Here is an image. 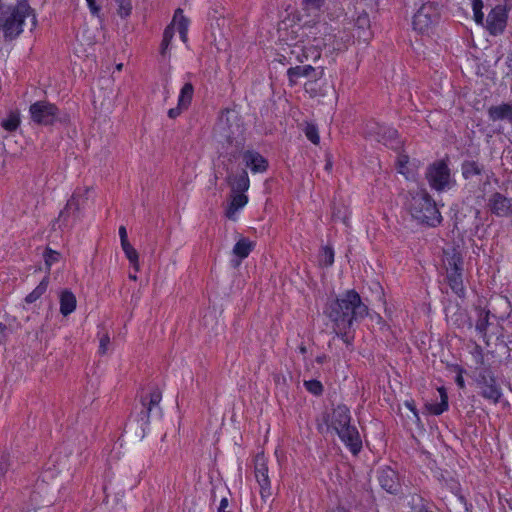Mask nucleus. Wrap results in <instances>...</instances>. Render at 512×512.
<instances>
[{"mask_svg": "<svg viewBox=\"0 0 512 512\" xmlns=\"http://www.w3.org/2000/svg\"><path fill=\"white\" fill-rule=\"evenodd\" d=\"M324 313L340 330L351 329L354 322L363 319L368 308L355 290H348L336 299L328 301Z\"/></svg>", "mask_w": 512, "mask_h": 512, "instance_id": "f257e3e1", "label": "nucleus"}, {"mask_svg": "<svg viewBox=\"0 0 512 512\" xmlns=\"http://www.w3.org/2000/svg\"><path fill=\"white\" fill-rule=\"evenodd\" d=\"M308 32L305 34L307 45L311 47H296L291 51L292 55H296V59L300 62L304 60L320 58V50L330 46L333 50L344 49V41L335 40L336 27H332L326 22H317L312 26H307Z\"/></svg>", "mask_w": 512, "mask_h": 512, "instance_id": "f03ea898", "label": "nucleus"}, {"mask_svg": "<svg viewBox=\"0 0 512 512\" xmlns=\"http://www.w3.org/2000/svg\"><path fill=\"white\" fill-rule=\"evenodd\" d=\"M407 209L419 224L436 227L442 221V216L436 202L425 189L409 191Z\"/></svg>", "mask_w": 512, "mask_h": 512, "instance_id": "7ed1b4c3", "label": "nucleus"}, {"mask_svg": "<svg viewBox=\"0 0 512 512\" xmlns=\"http://www.w3.org/2000/svg\"><path fill=\"white\" fill-rule=\"evenodd\" d=\"M341 441L356 455L362 448V441L357 428L351 424L350 410L346 405L336 406L326 420Z\"/></svg>", "mask_w": 512, "mask_h": 512, "instance_id": "20e7f679", "label": "nucleus"}, {"mask_svg": "<svg viewBox=\"0 0 512 512\" xmlns=\"http://www.w3.org/2000/svg\"><path fill=\"white\" fill-rule=\"evenodd\" d=\"M473 379L479 389V394L493 404H497L503 393L496 377L489 367L476 368Z\"/></svg>", "mask_w": 512, "mask_h": 512, "instance_id": "39448f33", "label": "nucleus"}, {"mask_svg": "<svg viewBox=\"0 0 512 512\" xmlns=\"http://www.w3.org/2000/svg\"><path fill=\"white\" fill-rule=\"evenodd\" d=\"M29 112L31 119L39 125H52L59 119V109L47 101L33 103Z\"/></svg>", "mask_w": 512, "mask_h": 512, "instance_id": "423d86ee", "label": "nucleus"}, {"mask_svg": "<svg viewBox=\"0 0 512 512\" xmlns=\"http://www.w3.org/2000/svg\"><path fill=\"white\" fill-rule=\"evenodd\" d=\"M426 178L433 189L442 191L449 186L450 170L443 161H439L428 167Z\"/></svg>", "mask_w": 512, "mask_h": 512, "instance_id": "0eeeda50", "label": "nucleus"}, {"mask_svg": "<svg viewBox=\"0 0 512 512\" xmlns=\"http://www.w3.org/2000/svg\"><path fill=\"white\" fill-rule=\"evenodd\" d=\"M367 134L379 143L384 144L392 149L400 147L398 132L388 126L374 123L367 128Z\"/></svg>", "mask_w": 512, "mask_h": 512, "instance_id": "6e6552de", "label": "nucleus"}, {"mask_svg": "<svg viewBox=\"0 0 512 512\" xmlns=\"http://www.w3.org/2000/svg\"><path fill=\"white\" fill-rule=\"evenodd\" d=\"M439 18V11L432 3L423 4L413 17V28L419 32L428 30Z\"/></svg>", "mask_w": 512, "mask_h": 512, "instance_id": "1a4fd4ad", "label": "nucleus"}, {"mask_svg": "<svg viewBox=\"0 0 512 512\" xmlns=\"http://www.w3.org/2000/svg\"><path fill=\"white\" fill-rule=\"evenodd\" d=\"M508 20V12L505 6L496 5L488 13L486 29L490 35L497 36L504 32Z\"/></svg>", "mask_w": 512, "mask_h": 512, "instance_id": "9d476101", "label": "nucleus"}, {"mask_svg": "<svg viewBox=\"0 0 512 512\" xmlns=\"http://www.w3.org/2000/svg\"><path fill=\"white\" fill-rule=\"evenodd\" d=\"M255 478L260 487L261 498L265 501L272 495V491L267 461L263 453L257 454L255 457Z\"/></svg>", "mask_w": 512, "mask_h": 512, "instance_id": "9b49d317", "label": "nucleus"}, {"mask_svg": "<svg viewBox=\"0 0 512 512\" xmlns=\"http://www.w3.org/2000/svg\"><path fill=\"white\" fill-rule=\"evenodd\" d=\"M487 208L497 217H506L512 213V200L500 192H494L487 200Z\"/></svg>", "mask_w": 512, "mask_h": 512, "instance_id": "f8f14e48", "label": "nucleus"}, {"mask_svg": "<svg viewBox=\"0 0 512 512\" xmlns=\"http://www.w3.org/2000/svg\"><path fill=\"white\" fill-rule=\"evenodd\" d=\"M321 75L322 71L317 72L316 69L311 65L290 67L287 70V76L291 86H294L298 82V79L301 77H305L310 80L309 83L305 84L306 90H308L307 86L311 84L312 81H316L318 78H320Z\"/></svg>", "mask_w": 512, "mask_h": 512, "instance_id": "ddd939ff", "label": "nucleus"}, {"mask_svg": "<svg viewBox=\"0 0 512 512\" xmlns=\"http://www.w3.org/2000/svg\"><path fill=\"white\" fill-rule=\"evenodd\" d=\"M378 481L382 489L391 494H396L400 490V482L397 472L390 468L384 467L378 470Z\"/></svg>", "mask_w": 512, "mask_h": 512, "instance_id": "4468645a", "label": "nucleus"}, {"mask_svg": "<svg viewBox=\"0 0 512 512\" xmlns=\"http://www.w3.org/2000/svg\"><path fill=\"white\" fill-rule=\"evenodd\" d=\"M354 37H356L359 42L365 44L373 37L369 15L364 11L361 12L355 20Z\"/></svg>", "mask_w": 512, "mask_h": 512, "instance_id": "2eb2a0df", "label": "nucleus"}, {"mask_svg": "<svg viewBox=\"0 0 512 512\" xmlns=\"http://www.w3.org/2000/svg\"><path fill=\"white\" fill-rule=\"evenodd\" d=\"M242 159L247 168L253 173H264L268 169V161L255 150H246Z\"/></svg>", "mask_w": 512, "mask_h": 512, "instance_id": "dca6fc26", "label": "nucleus"}, {"mask_svg": "<svg viewBox=\"0 0 512 512\" xmlns=\"http://www.w3.org/2000/svg\"><path fill=\"white\" fill-rule=\"evenodd\" d=\"M89 191H90V188H88V187H86L85 189H77L72 194L70 199L67 201L64 209L60 211V216L62 218H65V220H67V218L65 217L67 211H72L73 214H78L80 212L82 206L88 199Z\"/></svg>", "mask_w": 512, "mask_h": 512, "instance_id": "f3484780", "label": "nucleus"}, {"mask_svg": "<svg viewBox=\"0 0 512 512\" xmlns=\"http://www.w3.org/2000/svg\"><path fill=\"white\" fill-rule=\"evenodd\" d=\"M162 399V393L158 388L153 389L148 396L141 399L143 410L140 413V419L145 423L149 422L150 414L154 407H158Z\"/></svg>", "mask_w": 512, "mask_h": 512, "instance_id": "a211bd4d", "label": "nucleus"}, {"mask_svg": "<svg viewBox=\"0 0 512 512\" xmlns=\"http://www.w3.org/2000/svg\"><path fill=\"white\" fill-rule=\"evenodd\" d=\"M488 117L491 121H506L512 125V101L489 107Z\"/></svg>", "mask_w": 512, "mask_h": 512, "instance_id": "6ab92c4d", "label": "nucleus"}, {"mask_svg": "<svg viewBox=\"0 0 512 512\" xmlns=\"http://www.w3.org/2000/svg\"><path fill=\"white\" fill-rule=\"evenodd\" d=\"M444 266L446 273L463 272V257L455 248L444 250Z\"/></svg>", "mask_w": 512, "mask_h": 512, "instance_id": "aec40b11", "label": "nucleus"}, {"mask_svg": "<svg viewBox=\"0 0 512 512\" xmlns=\"http://www.w3.org/2000/svg\"><path fill=\"white\" fill-rule=\"evenodd\" d=\"M227 183L231 188V192H246L250 187V180L246 170H241L236 174L227 176Z\"/></svg>", "mask_w": 512, "mask_h": 512, "instance_id": "412c9836", "label": "nucleus"}, {"mask_svg": "<svg viewBox=\"0 0 512 512\" xmlns=\"http://www.w3.org/2000/svg\"><path fill=\"white\" fill-rule=\"evenodd\" d=\"M248 202V197L245 192H232L230 204L226 210V216L229 219L235 220V214L238 210L243 208Z\"/></svg>", "mask_w": 512, "mask_h": 512, "instance_id": "4be33fe9", "label": "nucleus"}, {"mask_svg": "<svg viewBox=\"0 0 512 512\" xmlns=\"http://www.w3.org/2000/svg\"><path fill=\"white\" fill-rule=\"evenodd\" d=\"M77 300L70 290H63L60 293V313L68 316L76 309Z\"/></svg>", "mask_w": 512, "mask_h": 512, "instance_id": "5701e85b", "label": "nucleus"}, {"mask_svg": "<svg viewBox=\"0 0 512 512\" xmlns=\"http://www.w3.org/2000/svg\"><path fill=\"white\" fill-rule=\"evenodd\" d=\"M253 243L247 238H241L233 247V254L239 258L237 262L234 263V267H237L240 264V261L248 257L250 252L252 251Z\"/></svg>", "mask_w": 512, "mask_h": 512, "instance_id": "b1692460", "label": "nucleus"}, {"mask_svg": "<svg viewBox=\"0 0 512 512\" xmlns=\"http://www.w3.org/2000/svg\"><path fill=\"white\" fill-rule=\"evenodd\" d=\"M447 281L451 290L459 297L465 295V287L463 284L462 272H449L447 273Z\"/></svg>", "mask_w": 512, "mask_h": 512, "instance_id": "393cba45", "label": "nucleus"}, {"mask_svg": "<svg viewBox=\"0 0 512 512\" xmlns=\"http://www.w3.org/2000/svg\"><path fill=\"white\" fill-rule=\"evenodd\" d=\"M478 319L475 324L476 331L483 337H486L487 334V328L489 326V316L490 312L485 309H478L477 310Z\"/></svg>", "mask_w": 512, "mask_h": 512, "instance_id": "a878e982", "label": "nucleus"}, {"mask_svg": "<svg viewBox=\"0 0 512 512\" xmlns=\"http://www.w3.org/2000/svg\"><path fill=\"white\" fill-rule=\"evenodd\" d=\"M461 170L463 177L465 179H469L473 176L481 175L483 172V166L476 161H464Z\"/></svg>", "mask_w": 512, "mask_h": 512, "instance_id": "bb28decb", "label": "nucleus"}, {"mask_svg": "<svg viewBox=\"0 0 512 512\" xmlns=\"http://www.w3.org/2000/svg\"><path fill=\"white\" fill-rule=\"evenodd\" d=\"M438 391L440 393L441 401L439 403L429 404L427 406L430 413L434 415H440L448 409V396L446 390L441 387L438 389Z\"/></svg>", "mask_w": 512, "mask_h": 512, "instance_id": "cd10ccee", "label": "nucleus"}, {"mask_svg": "<svg viewBox=\"0 0 512 512\" xmlns=\"http://www.w3.org/2000/svg\"><path fill=\"white\" fill-rule=\"evenodd\" d=\"M194 94V87L191 83H186L182 87L179 97H178V104L180 107H183L185 109H188V107L191 104L192 98Z\"/></svg>", "mask_w": 512, "mask_h": 512, "instance_id": "c85d7f7f", "label": "nucleus"}, {"mask_svg": "<svg viewBox=\"0 0 512 512\" xmlns=\"http://www.w3.org/2000/svg\"><path fill=\"white\" fill-rule=\"evenodd\" d=\"M48 283V277H44L38 286L26 296L25 302L31 304L38 300L46 292Z\"/></svg>", "mask_w": 512, "mask_h": 512, "instance_id": "c756f323", "label": "nucleus"}, {"mask_svg": "<svg viewBox=\"0 0 512 512\" xmlns=\"http://www.w3.org/2000/svg\"><path fill=\"white\" fill-rule=\"evenodd\" d=\"M215 131L225 138L227 142H231L233 133L230 131L229 118L221 116L218 123L216 124Z\"/></svg>", "mask_w": 512, "mask_h": 512, "instance_id": "7c9ffc66", "label": "nucleus"}, {"mask_svg": "<svg viewBox=\"0 0 512 512\" xmlns=\"http://www.w3.org/2000/svg\"><path fill=\"white\" fill-rule=\"evenodd\" d=\"M122 249L129 260V262L133 265L134 269L139 270V256L136 249L128 242L121 244Z\"/></svg>", "mask_w": 512, "mask_h": 512, "instance_id": "2f4dec72", "label": "nucleus"}, {"mask_svg": "<svg viewBox=\"0 0 512 512\" xmlns=\"http://www.w3.org/2000/svg\"><path fill=\"white\" fill-rule=\"evenodd\" d=\"M172 25H176L179 34H183V31H188V20L183 15L182 9L178 8L175 11Z\"/></svg>", "mask_w": 512, "mask_h": 512, "instance_id": "473e14b6", "label": "nucleus"}, {"mask_svg": "<svg viewBox=\"0 0 512 512\" xmlns=\"http://www.w3.org/2000/svg\"><path fill=\"white\" fill-rule=\"evenodd\" d=\"M324 3L325 0H304L303 9L307 12L308 15H316Z\"/></svg>", "mask_w": 512, "mask_h": 512, "instance_id": "72a5a7b5", "label": "nucleus"}, {"mask_svg": "<svg viewBox=\"0 0 512 512\" xmlns=\"http://www.w3.org/2000/svg\"><path fill=\"white\" fill-rule=\"evenodd\" d=\"M19 124H20V119H19V116L18 114H15V113H11L7 119H4L2 122H1V126L9 131V132H13L15 131L18 127H19Z\"/></svg>", "mask_w": 512, "mask_h": 512, "instance_id": "f704fd0d", "label": "nucleus"}, {"mask_svg": "<svg viewBox=\"0 0 512 512\" xmlns=\"http://www.w3.org/2000/svg\"><path fill=\"white\" fill-rule=\"evenodd\" d=\"M320 263L326 267L334 263V250L331 247H324L320 254Z\"/></svg>", "mask_w": 512, "mask_h": 512, "instance_id": "c9c22d12", "label": "nucleus"}, {"mask_svg": "<svg viewBox=\"0 0 512 512\" xmlns=\"http://www.w3.org/2000/svg\"><path fill=\"white\" fill-rule=\"evenodd\" d=\"M409 163V157L404 154H400L397 158V167L399 173L403 174L407 179H410L412 176L407 168V164Z\"/></svg>", "mask_w": 512, "mask_h": 512, "instance_id": "e433bc0d", "label": "nucleus"}, {"mask_svg": "<svg viewBox=\"0 0 512 512\" xmlns=\"http://www.w3.org/2000/svg\"><path fill=\"white\" fill-rule=\"evenodd\" d=\"M304 386L310 393H312L313 395H316V396L321 395L323 392L322 383L315 379L309 380V381H304Z\"/></svg>", "mask_w": 512, "mask_h": 512, "instance_id": "4c0bfd02", "label": "nucleus"}, {"mask_svg": "<svg viewBox=\"0 0 512 512\" xmlns=\"http://www.w3.org/2000/svg\"><path fill=\"white\" fill-rule=\"evenodd\" d=\"M306 137L313 143L318 144L320 141V137L318 134V129L314 124H307L304 129Z\"/></svg>", "mask_w": 512, "mask_h": 512, "instance_id": "58836bf2", "label": "nucleus"}, {"mask_svg": "<svg viewBox=\"0 0 512 512\" xmlns=\"http://www.w3.org/2000/svg\"><path fill=\"white\" fill-rule=\"evenodd\" d=\"M59 258L60 254L57 251H54L50 248H47L44 252L45 265L47 266L48 269H50V267L54 263L58 262Z\"/></svg>", "mask_w": 512, "mask_h": 512, "instance_id": "ea45409f", "label": "nucleus"}, {"mask_svg": "<svg viewBox=\"0 0 512 512\" xmlns=\"http://www.w3.org/2000/svg\"><path fill=\"white\" fill-rule=\"evenodd\" d=\"M173 35H174L173 27L172 26L166 27V29L164 30V33H163V39H162V43H161V53L162 54H165V52L173 38Z\"/></svg>", "mask_w": 512, "mask_h": 512, "instance_id": "a19ab883", "label": "nucleus"}, {"mask_svg": "<svg viewBox=\"0 0 512 512\" xmlns=\"http://www.w3.org/2000/svg\"><path fill=\"white\" fill-rule=\"evenodd\" d=\"M119 4V10L118 13L121 17H127L130 15L132 10V5L130 0H117Z\"/></svg>", "mask_w": 512, "mask_h": 512, "instance_id": "79ce46f5", "label": "nucleus"}, {"mask_svg": "<svg viewBox=\"0 0 512 512\" xmlns=\"http://www.w3.org/2000/svg\"><path fill=\"white\" fill-rule=\"evenodd\" d=\"M333 330L335 331L336 335L343 340L344 343H346L347 345H350L352 343L354 337L353 335L350 334V329L340 330L336 326H333Z\"/></svg>", "mask_w": 512, "mask_h": 512, "instance_id": "37998d69", "label": "nucleus"}, {"mask_svg": "<svg viewBox=\"0 0 512 512\" xmlns=\"http://www.w3.org/2000/svg\"><path fill=\"white\" fill-rule=\"evenodd\" d=\"M76 215L77 214H73L72 211H67L66 212V218L67 220H65V218H62L60 215L58 216V219H57V223H59V227H69L73 224V221L75 220L76 218Z\"/></svg>", "mask_w": 512, "mask_h": 512, "instance_id": "c03bdc74", "label": "nucleus"}, {"mask_svg": "<svg viewBox=\"0 0 512 512\" xmlns=\"http://www.w3.org/2000/svg\"><path fill=\"white\" fill-rule=\"evenodd\" d=\"M110 345V337L107 333H104L99 340V353L106 354Z\"/></svg>", "mask_w": 512, "mask_h": 512, "instance_id": "a18cd8bd", "label": "nucleus"}, {"mask_svg": "<svg viewBox=\"0 0 512 512\" xmlns=\"http://www.w3.org/2000/svg\"><path fill=\"white\" fill-rule=\"evenodd\" d=\"M88 7L93 15H97L100 11L101 0H86Z\"/></svg>", "mask_w": 512, "mask_h": 512, "instance_id": "49530a36", "label": "nucleus"}, {"mask_svg": "<svg viewBox=\"0 0 512 512\" xmlns=\"http://www.w3.org/2000/svg\"><path fill=\"white\" fill-rule=\"evenodd\" d=\"M183 110H186V109L183 107H180L178 104L177 107L171 108L168 110V117L171 119H175L182 113Z\"/></svg>", "mask_w": 512, "mask_h": 512, "instance_id": "de8ad7c7", "label": "nucleus"}, {"mask_svg": "<svg viewBox=\"0 0 512 512\" xmlns=\"http://www.w3.org/2000/svg\"><path fill=\"white\" fill-rule=\"evenodd\" d=\"M335 40L336 41H344V48H345L346 47V42L349 40V38H348L347 35H345V33L343 31H341L340 29L336 28Z\"/></svg>", "mask_w": 512, "mask_h": 512, "instance_id": "09e8293b", "label": "nucleus"}, {"mask_svg": "<svg viewBox=\"0 0 512 512\" xmlns=\"http://www.w3.org/2000/svg\"><path fill=\"white\" fill-rule=\"evenodd\" d=\"M455 382L456 384L458 385V387L460 389H464L465 388V381H464V378H463V370L461 368L458 369V374L455 378Z\"/></svg>", "mask_w": 512, "mask_h": 512, "instance_id": "8fccbe9b", "label": "nucleus"}, {"mask_svg": "<svg viewBox=\"0 0 512 512\" xmlns=\"http://www.w3.org/2000/svg\"><path fill=\"white\" fill-rule=\"evenodd\" d=\"M474 20L477 24L483 25L484 24V14L482 11H474Z\"/></svg>", "mask_w": 512, "mask_h": 512, "instance_id": "3c124183", "label": "nucleus"}, {"mask_svg": "<svg viewBox=\"0 0 512 512\" xmlns=\"http://www.w3.org/2000/svg\"><path fill=\"white\" fill-rule=\"evenodd\" d=\"M405 406L414 414V416L419 419L418 411L416 409L414 401H406Z\"/></svg>", "mask_w": 512, "mask_h": 512, "instance_id": "603ef678", "label": "nucleus"}, {"mask_svg": "<svg viewBox=\"0 0 512 512\" xmlns=\"http://www.w3.org/2000/svg\"><path fill=\"white\" fill-rule=\"evenodd\" d=\"M229 505L228 499L226 497H223L220 501V505L218 507V512H231L227 510V507Z\"/></svg>", "mask_w": 512, "mask_h": 512, "instance_id": "864d4df0", "label": "nucleus"}, {"mask_svg": "<svg viewBox=\"0 0 512 512\" xmlns=\"http://www.w3.org/2000/svg\"><path fill=\"white\" fill-rule=\"evenodd\" d=\"M472 10L474 11H482L483 9V1L482 0H471Z\"/></svg>", "mask_w": 512, "mask_h": 512, "instance_id": "5fc2aeb1", "label": "nucleus"}, {"mask_svg": "<svg viewBox=\"0 0 512 512\" xmlns=\"http://www.w3.org/2000/svg\"><path fill=\"white\" fill-rule=\"evenodd\" d=\"M119 236H120L121 244L128 242L127 231H126V228L124 226H120V228H119Z\"/></svg>", "mask_w": 512, "mask_h": 512, "instance_id": "6e6d98bb", "label": "nucleus"}, {"mask_svg": "<svg viewBox=\"0 0 512 512\" xmlns=\"http://www.w3.org/2000/svg\"><path fill=\"white\" fill-rule=\"evenodd\" d=\"M6 330H7V326L3 323H0V344L6 337Z\"/></svg>", "mask_w": 512, "mask_h": 512, "instance_id": "4d7b16f0", "label": "nucleus"}, {"mask_svg": "<svg viewBox=\"0 0 512 512\" xmlns=\"http://www.w3.org/2000/svg\"><path fill=\"white\" fill-rule=\"evenodd\" d=\"M8 465L6 460H0V477L3 476L7 471Z\"/></svg>", "mask_w": 512, "mask_h": 512, "instance_id": "13d9d810", "label": "nucleus"}, {"mask_svg": "<svg viewBox=\"0 0 512 512\" xmlns=\"http://www.w3.org/2000/svg\"><path fill=\"white\" fill-rule=\"evenodd\" d=\"M290 60H291V58H290L289 60H287L286 56H284V55H280V56H279V58H278V61H279L280 63H282L283 65H285V64H291V61H290Z\"/></svg>", "mask_w": 512, "mask_h": 512, "instance_id": "bf43d9fd", "label": "nucleus"}, {"mask_svg": "<svg viewBox=\"0 0 512 512\" xmlns=\"http://www.w3.org/2000/svg\"><path fill=\"white\" fill-rule=\"evenodd\" d=\"M326 360H327V356H326V355H320V356H317V357H316V362H317L318 364H322V363H324Z\"/></svg>", "mask_w": 512, "mask_h": 512, "instance_id": "052dcab7", "label": "nucleus"}, {"mask_svg": "<svg viewBox=\"0 0 512 512\" xmlns=\"http://www.w3.org/2000/svg\"><path fill=\"white\" fill-rule=\"evenodd\" d=\"M299 352L301 354H305L307 352V349L304 345L299 346Z\"/></svg>", "mask_w": 512, "mask_h": 512, "instance_id": "680f3d73", "label": "nucleus"}, {"mask_svg": "<svg viewBox=\"0 0 512 512\" xmlns=\"http://www.w3.org/2000/svg\"><path fill=\"white\" fill-rule=\"evenodd\" d=\"M180 37L182 39V41H186L187 40V31H183V34H180Z\"/></svg>", "mask_w": 512, "mask_h": 512, "instance_id": "e2e57ef3", "label": "nucleus"}, {"mask_svg": "<svg viewBox=\"0 0 512 512\" xmlns=\"http://www.w3.org/2000/svg\"><path fill=\"white\" fill-rule=\"evenodd\" d=\"M332 216L334 219L340 218L339 212H336L335 209L333 210Z\"/></svg>", "mask_w": 512, "mask_h": 512, "instance_id": "0e129e2a", "label": "nucleus"}, {"mask_svg": "<svg viewBox=\"0 0 512 512\" xmlns=\"http://www.w3.org/2000/svg\"><path fill=\"white\" fill-rule=\"evenodd\" d=\"M129 278H130L131 280H134V281L137 279V277H136V275H135V274H130V275H129Z\"/></svg>", "mask_w": 512, "mask_h": 512, "instance_id": "69168bd1", "label": "nucleus"}, {"mask_svg": "<svg viewBox=\"0 0 512 512\" xmlns=\"http://www.w3.org/2000/svg\"><path fill=\"white\" fill-rule=\"evenodd\" d=\"M122 66H123L122 64L117 65V67H116V68H117V70H121V69H122Z\"/></svg>", "mask_w": 512, "mask_h": 512, "instance_id": "338daca9", "label": "nucleus"}]
</instances>
